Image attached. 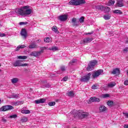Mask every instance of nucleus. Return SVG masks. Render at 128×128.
I'll return each instance as SVG.
<instances>
[{"mask_svg":"<svg viewBox=\"0 0 128 128\" xmlns=\"http://www.w3.org/2000/svg\"><path fill=\"white\" fill-rule=\"evenodd\" d=\"M16 12L20 16H30L32 12V10L30 8V6H25L22 7V9H18L16 10Z\"/></svg>","mask_w":128,"mask_h":128,"instance_id":"1","label":"nucleus"},{"mask_svg":"<svg viewBox=\"0 0 128 128\" xmlns=\"http://www.w3.org/2000/svg\"><path fill=\"white\" fill-rule=\"evenodd\" d=\"M86 2L84 0H72L68 2L70 6H80Z\"/></svg>","mask_w":128,"mask_h":128,"instance_id":"2","label":"nucleus"},{"mask_svg":"<svg viewBox=\"0 0 128 128\" xmlns=\"http://www.w3.org/2000/svg\"><path fill=\"white\" fill-rule=\"evenodd\" d=\"M76 116H78L79 118L82 120V118H88V112H83L82 110H79L77 112Z\"/></svg>","mask_w":128,"mask_h":128,"instance_id":"3","label":"nucleus"},{"mask_svg":"<svg viewBox=\"0 0 128 128\" xmlns=\"http://www.w3.org/2000/svg\"><path fill=\"white\" fill-rule=\"evenodd\" d=\"M98 64V61L96 60H92L89 64L88 65V66L87 68V70L88 72H90V70H92V69L94 68V66H96Z\"/></svg>","mask_w":128,"mask_h":128,"instance_id":"4","label":"nucleus"},{"mask_svg":"<svg viewBox=\"0 0 128 128\" xmlns=\"http://www.w3.org/2000/svg\"><path fill=\"white\" fill-rule=\"evenodd\" d=\"M90 76H92V73L89 72L87 74L82 76L81 78H80V82H86L90 80Z\"/></svg>","mask_w":128,"mask_h":128,"instance_id":"5","label":"nucleus"},{"mask_svg":"<svg viewBox=\"0 0 128 128\" xmlns=\"http://www.w3.org/2000/svg\"><path fill=\"white\" fill-rule=\"evenodd\" d=\"M14 110V106L10 105H8L3 106L0 108V112H6V110Z\"/></svg>","mask_w":128,"mask_h":128,"instance_id":"6","label":"nucleus"},{"mask_svg":"<svg viewBox=\"0 0 128 128\" xmlns=\"http://www.w3.org/2000/svg\"><path fill=\"white\" fill-rule=\"evenodd\" d=\"M104 72V70H98L97 71L93 72L92 74V76L93 78H98V76H100L102 74V73Z\"/></svg>","mask_w":128,"mask_h":128,"instance_id":"7","label":"nucleus"},{"mask_svg":"<svg viewBox=\"0 0 128 128\" xmlns=\"http://www.w3.org/2000/svg\"><path fill=\"white\" fill-rule=\"evenodd\" d=\"M40 54H42V51H34L31 52L29 56H35V58H37V56H40Z\"/></svg>","mask_w":128,"mask_h":128,"instance_id":"8","label":"nucleus"},{"mask_svg":"<svg viewBox=\"0 0 128 128\" xmlns=\"http://www.w3.org/2000/svg\"><path fill=\"white\" fill-rule=\"evenodd\" d=\"M92 38H86L84 39L83 40H82L81 42H80V44H88V42H92Z\"/></svg>","mask_w":128,"mask_h":128,"instance_id":"9","label":"nucleus"},{"mask_svg":"<svg viewBox=\"0 0 128 128\" xmlns=\"http://www.w3.org/2000/svg\"><path fill=\"white\" fill-rule=\"evenodd\" d=\"M20 34L22 36H23L24 38L26 40V36H28V32H26V30L25 28L22 29Z\"/></svg>","mask_w":128,"mask_h":128,"instance_id":"10","label":"nucleus"},{"mask_svg":"<svg viewBox=\"0 0 128 128\" xmlns=\"http://www.w3.org/2000/svg\"><path fill=\"white\" fill-rule=\"evenodd\" d=\"M58 18L61 22H66V20H68V15L66 14L61 15L58 17Z\"/></svg>","mask_w":128,"mask_h":128,"instance_id":"11","label":"nucleus"},{"mask_svg":"<svg viewBox=\"0 0 128 128\" xmlns=\"http://www.w3.org/2000/svg\"><path fill=\"white\" fill-rule=\"evenodd\" d=\"M106 110H108V108L104 106L101 105L99 107V111L100 112H106Z\"/></svg>","mask_w":128,"mask_h":128,"instance_id":"12","label":"nucleus"},{"mask_svg":"<svg viewBox=\"0 0 128 128\" xmlns=\"http://www.w3.org/2000/svg\"><path fill=\"white\" fill-rule=\"evenodd\" d=\"M22 60H16L14 63H13V66H22Z\"/></svg>","mask_w":128,"mask_h":128,"instance_id":"13","label":"nucleus"},{"mask_svg":"<svg viewBox=\"0 0 128 128\" xmlns=\"http://www.w3.org/2000/svg\"><path fill=\"white\" fill-rule=\"evenodd\" d=\"M46 100L44 98H41L40 100H34V102L36 103V104H44L46 102Z\"/></svg>","mask_w":128,"mask_h":128,"instance_id":"14","label":"nucleus"},{"mask_svg":"<svg viewBox=\"0 0 128 128\" xmlns=\"http://www.w3.org/2000/svg\"><path fill=\"white\" fill-rule=\"evenodd\" d=\"M90 102H100V99L96 97H91L89 100Z\"/></svg>","mask_w":128,"mask_h":128,"instance_id":"15","label":"nucleus"},{"mask_svg":"<svg viewBox=\"0 0 128 128\" xmlns=\"http://www.w3.org/2000/svg\"><path fill=\"white\" fill-rule=\"evenodd\" d=\"M116 4V6H118L120 8H122V6H124V0H117Z\"/></svg>","mask_w":128,"mask_h":128,"instance_id":"16","label":"nucleus"},{"mask_svg":"<svg viewBox=\"0 0 128 128\" xmlns=\"http://www.w3.org/2000/svg\"><path fill=\"white\" fill-rule=\"evenodd\" d=\"M72 22L74 26H78V24L76 23V18H72Z\"/></svg>","mask_w":128,"mask_h":128,"instance_id":"17","label":"nucleus"},{"mask_svg":"<svg viewBox=\"0 0 128 128\" xmlns=\"http://www.w3.org/2000/svg\"><path fill=\"white\" fill-rule=\"evenodd\" d=\"M18 80H20L18 78H13L11 79V82H12V84H16L18 82Z\"/></svg>","mask_w":128,"mask_h":128,"instance_id":"18","label":"nucleus"},{"mask_svg":"<svg viewBox=\"0 0 128 128\" xmlns=\"http://www.w3.org/2000/svg\"><path fill=\"white\" fill-rule=\"evenodd\" d=\"M112 74H120V69L118 68L114 69L112 72Z\"/></svg>","mask_w":128,"mask_h":128,"instance_id":"19","label":"nucleus"},{"mask_svg":"<svg viewBox=\"0 0 128 128\" xmlns=\"http://www.w3.org/2000/svg\"><path fill=\"white\" fill-rule=\"evenodd\" d=\"M52 30L56 34H59L60 32L58 30V27L56 26H53L52 27Z\"/></svg>","mask_w":128,"mask_h":128,"instance_id":"20","label":"nucleus"},{"mask_svg":"<svg viewBox=\"0 0 128 128\" xmlns=\"http://www.w3.org/2000/svg\"><path fill=\"white\" fill-rule=\"evenodd\" d=\"M67 96H68L70 97H74V92L72 91H70L69 92L66 93Z\"/></svg>","mask_w":128,"mask_h":128,"instance_id":"21","label":"nucleus"},{"mask_svg":"<svg viewBox=\"0 0 128 128\" xmlns=\"http://www.w3.org/2000/svg\"><path fill=\"white\" fill-rule=\"evenodd\" d=\"M114 0H110L108 1L107 6H114Z\"/></svg>","mask_w":128,"mask_h":128,"instance_id":"22","label":"nucleus"},{"mask_svg":"<svg viewBox=\"0 0 128 128\" xmlns=\"http://www.w3.org/2000/svg\"><path fill=\"white\" fill-rule=\"evenodd\" d=\"M17 58L18 60H26L28 56H19Z\"/></svg>","mask_w":128,"mask_h":128,"instance_id":"23","label":"nucleus"},{"mask_svg":"<svg viewBox=\"0 0 128 128\" xmlns=\"http://www.w3.org/2000/svg\"><path fill=\"white\" fill-rule=\"evenodd\" d=\"M20 98L18 94H12L10 96V98Z\"/></svg>","mask_w":128,"mask_h":128,"instance_id":"24","label":"nucleus"},{"mask_svg":"<svg viewBox=\"0 0 128 128\" xmlns=\"http://www.w3.org/2000/svg\"><path fill=\"white\" fill-rule=\"evenodd\" d=\"M96 8L97 10H102V12H104V6H98L96 7Z\"/></svg>","mask_w":128,"mask_h":128,"instance_id":"25","label":"nucleus"},{"mask_svg":"<svg viewBox=\"0 0 128 128\" xmlns=\"http://www.w3.org/2000/svg\"><path fill=\"white\" fill-rule=\"evenodd\" d=\"M38 46L36 44H33L29 46V48H36Z\"/></svg>","mask_w":128,"mask_h":128,"instance_id":"26","label":"nucleus"},{"mask_svg":"<svg viewBox=\"0 0 128 128\" xmlns=\"http://www.w3.org/2000/svg\"><path fill=\"white\" fill-rule=\"evenodd\" d=\"M107 104H108V106H112L114 105V102H113L112 100H109L107 102Z\"/></svg>","mask_w":128,"mask_h":128,"instance_id":"27","label":"nucleus"},{"mask_svg":"<svg viewBox=\"0 0 128 128\" xmlns=\"http://www.w3.org/2000/svg\"><path fill=\"white\" fill-rule=\"evenodd\" d=\"M49 50H53L54 52H56V50H58V47L56 46H52L51 48H48Z\"/></svg>","mask_w":128,"mask_h":128,"instance_id":"28","label":"nucleus"},{"mask_svg":"<svg viewBox=\"0 0 128 128\" xmlns=\"http://www.w3.org/2000/svg\"><path fill=\"white\" fill-rule=\"evenodd\" d=\"M13 106H20V104H22V102L20 101H17L16 102H12Z\"/></svg>","mask_w":128,"mask_h":128,"instance_id":"29","label":"nucleus"},{"mask_svg":"<svg viewBox=\"0 0 128 128\" xmlns=\"http://www.w3.org/2000/svg\"><path fill=\"white\" fill-rule=\"evenodd\" d=\"M20 122H28V117H23L20 119Z\"/></svg>","mask_w":128,"mask_h":128,"instance_id":"30","label":"nucleus"},{"mask_svg":"<svg viewBox=\"0 0 128 128\" xmlns=\"http://www.w3.org/2000/svg\"><path fill=\"white\" fill-rule=\"evenodd\" d=\"M44 42L47 43L50 42H52V39L50 38L47 37L44 39Z\"/></svg>","mask_w":128,"mask_h":128,"instance_id":"31","label":"nucleus"},{"mask_svg":"<svg viewBox=\"0 0 128 128\" xmlns=\"http://www.w3.org/2000/svg\"><path fill=\"white\" fill-rule=\"evenodd\" d=\"M110 10V8L108 7V6H104V12H108Z\"/></svg>","mask_w":128,"mask_h":128,"instance_id":"32","label":"nucleus"},{"mask_svg":"<svg viewBox=\"0 0 128 128\" xmlns=\"http://www.w3.org/2000/svg\"><path fill=\"white\" fill-rule=\"evenodd\" d=\"M113 12H114V14H122V11L120 10H115Z\"/></svg>","mask_w":128,"mask_h":128,"instance_id":"33","label":"nucleus"},{"mask_svg":"<svg viewBox=\"0 0 128 128\" xmlns=\"http://www.w3.org/2000/svg\"><path fill=\"white\" fill-rule=\"evenodd\" d=\"M22 114H30V111L29 110H22L21 111Z\"/></svg>","mask_w":128,"mask_h":128,"instance_id":"34","label":"nucleus"},{"mask_svg":"<svg viewBox=\"0 0 128 128\" xmlns=\"http://www.w3.org/2000/svg\"><path fill=\"white\" fill-rule=\"evenodd\" d=\"M104 18L106 20H108L110 19V15H105L104 16Z\"/></svg>","mask_w":128,"mask_h":128,"instance_id":"35","label":"nucleus"},{"mask_svg":"<svg viewBox=\"0 0 128 128\" xmlns=\"http://www.w3.org/2000/svg\"><path fill=\"white\" fill-rule=\"evenodd\" d=\"M114 86H116V83H114V82H110L108 84V86L109 88H114Z\"/></svg>","mask_w":128,"mask_h":128,"instance_id":"36","label":"nucleus"},{"mask_svg":"<svg viewBox=\"0 0 128 128\" xmlns=\"http://www.w3.org/2000/svg\"><path fill=\"white\" fill-rule=\"evenodd\" d=\"M79 22L80 24H82L84 22V17L82 16L79 19Z\"/></svg>","mask_w":128,"mask_h":128,"instance_id":"37","label":"nucleus"},{"mask_svg":"<svg viewBox=\"0 0 128 128\" xmlns=\"http://www.w3.org/2000/svg\"><path fill=\"white\" fill-rule=\"evenodd\" d=\"M48 106H54L56 104V102H50L48 103Z\"/></svg>","mask_w":128,"mask_h":128,"instance_id":"38","label":"nucleus"},{"mask_svg":"<svg viewBox=\"0 0 128 128\" xmlns=\"http://www.w3.org/2000/svg\"><path fill=\"white\" fill-rule=\"evenodd\" d=\"M10 118H18V115L16 114H13L10 116Z\"/></svg>","mask_w":128,"mask_h":128,"instance_id":"39","label":"nucleus"},{"mask_svg":"<svg viewBox=\"0 0 128 128\" xmlns=\"http://www.w3.org/2000/svg\"><path fill=\"white\" fill-rule=\"evenodd\" d=\"M44 50H48V48H46V47H42L41 48V50H40V52H41V54H42V52H44Z\"/></svg>","mask_w":128,"mask_h":128,"instance_id":"40","label":"nucleus"},{"mask_svg":"<svg viewBox=\"0 0 128 128\" xmlns=\"http://www.w3.org/2000/svg\"><path fill=\"white\" fill-rule=\"evenodd\" d=\"M92 90H96L98 88V86L96 84H94L92 86Z\"/></svg>","mask_w":128,"mask_h":128,"instance_id":"41","label":"nucleus"},{"mask_svg":"<svg viewBox=\"0 0 128 128\" xmlns=\"http://www.w3.org/2000/svg\"><path fill=\"white\" fill-rule=\"evenodd\" d=\"M19 24H20V26L28 24V22H20L19 23Z\"/></svg>","mask_w":128,"mask_h":128,"instance_id":"42","label":"nucleus"},{"mask_svg":"<svg viewBox=\"0 0 128 128\" xmlns=\"http://www.w3.org/2000/svg\"><path fill=\"white\" fill-rule=\"evenodd\" d=\"M19 48H26V46L20 45V46H19Z\"/></svg>","mask_w":128,"mask_h":128,"instance_id":"43","label":"nucleus"},{"mask_svg":"<svg viewBox=\"0 0 128 128\" xmlns=\"http://www.w3.org/2000/svg\"><path fill=\"white\" fill-rule=\"evenodd\" d=\"M110 94H104L103 95V98H108Z\"/></svg>","mask_w":128,"mask_h":128,"instance_id":"44","label":"nucleus"},{"mask_svg":"<svg viewBox=\"0 0 128 128\" xmlns=\"http://www.w3.org/2000/svg\"><path fill=\"white\" fill-rule=\"evenodd\" d=\"M61 70H62V72H64V70H66V67L64 66H62Z\"/></svg>","mask_w":128,"mask_h":128,"instance_id":"45","label":"nucleus"},{"mask_svg":"<svg viewBox=\"0 0 128 128\" xmlns=\"http://www.w3.org/2000/svg\"><path fill=\"white\" fill-rule=\"evenodd\" d=\"M28 64H22L21 63V66H28Z\"/></svg>","mask_w":128,"mask_h":128,"instance_id":"46","label":"nucleus"},{"mask_svg":"<svg viewBox=\"0 0 128 128\" xmlns=\"http://www.w3.org/2000/svg\"><path fill=\"white\" fill-rule=\"evenodd\" d=\"M6 36V34L4 33H2L0 32V37L2 38Z\"/></svg>","mask_w":128,"mask_h":128,"instance_id":"47","label":"nucleus"},{"mask_svg":"<svg viewBox=\"0 0 128 128\" xmlns=\"http://www.w3.org/2000/svg\"><path fill=\"white\" fill-rule=\"evenodd\" d=\"M68 78L65 76L63 78V80L64 82H66V80H68Z\"/></svg>","mask_w":128,"mask_h":128,"instance_id":"48","label":"nucleus"},{"mask_svg":"<svg viewBox=\"0 0 128 128\" xmlns=\"http://www.w3.org/2000/svg\"><path fill=\"white\" fill-rule=\"evenodd\" d=\"M20 46H18V47L16 48L15 50H16V52H18V51L20 50Z\"/></svg>","mask_w":128,"mask_h":128,"instance_id":"49","label":"nucleus"},{"mask_svg":"<svg viewBox=\"0 0 128 128\" xmlns=\"http://www.w3.org/2000/svg\"><path fill=\"white\" fill-rule=\"evenodd\" d=\"M123 114H124V116H126V118H128V112H123Z\"/></svg>","mask_w":128,"mask_h":128,"instance_id":"50","label":"nucleus"},{"mask_svg":"<svg viewBox=\"0 0 128 128\" xmlns=\"http://www.w3.org/2000/svg\"><path fill=\"white\" fill-rule=\"evenodd\" d=\"M2 122H6V119H4V118H2Z\"/></svg>","mask_w":128,"mask_h":128,"instance_id":"51","label":"nucleus"},{"mask_svg":"<svg viewBox=\"0 0 128 128\" xmlns=\"http://www.w3.org/2000/svg\"><path fill=\"white\" fill-rule=\"evenodd\" d=\"M124 84H125V86H128V80H126L125 82H124Z\"/></svg>","mask_w":128,"mask_h":128,"instance_id":"52","label":"nucleus"},{"mask_svg":"<svg viewBox=\"0 0 128 128\" xmlns=\"http://www.w3.org/2000/svg\"><path fill=\"white\" fill-rule=\"evenodd\" d=\"M76 62V60H75V59H73L71 61V62H72L73 64H74V62Z\"/></svg>","mask_w":128,"mask_h":128,"instance_id":"53","label":"nucleus"},{"mask_svg":"<svg viewBox=\"0 0 128 128\" xmlns=\"http://www.w3.org/2000/svg\"><path fill=\"white\" fill-rule=\"evenodd\" d=\"M69 66H72L74 64V63L72 62V61H70L69 64H68Z\"/></svg>","mask_w":128,"mask_h":128,"instance_id":"54","label":"nucleus"},{"mask_svg":"<svg viewBox=\"0 0 128 128\" xmlns=\"http://www.w3.org/2000/svg\"><path fill=\"white\" fill-rule=\"evenodd\" d=\"M69 66H72L74 64V63L72 62V61H70L69 64H68Z\"/></svg>","mask_w":128,"mask_h":128,"instance_id":"55","label":"nucleus"},{"mask_svg":"<svg viewBox=\"0 0 128 128\" xmlns=\"http://www.w3.org/2000/svg\"><path fill=\"white\" fill-rule=\"evenodd\" d=\"M128 48H126L124 50V52H128Z\"/></svg>","mask_w":128,"mask_h":128,"instance_id":"56","label":"nucleus"},{"mask_svg":"<svg viewBox=\"0 0 128 128\" xmlns=\"http://www.w3.org/2000/svg\"><path fill=\"white\" fill-rule=\"evenodd\" d=\"M93 32H94L86 33L85 34H86V35H88V34H92Z\"/></svg>","mask_w":128,"mask_h":128,"instance_id":"57","label":"nucleus"},{"mask_svg":"<svg viewBox=\"0 0 128 128\" xmlns=\"http://www.w3.org/2000/svg\"><path fill=\"white\" fill-rule=\"evenodd\" d=\"M42 84H44V82H46V81H42Z\"/></svg>","mask_w":128,"mask_h":128,"instance_id":"58","label":"nucleus"},{"mask_svg":"<svg viewBox=\"0 0 128 128\" xmlns=\"http://www.w3.org/2000/svg\"><path fill=\"white\" fill-rule=\"evenodd\" d=\"M125 128H128V125H126V126H125Z\"/></svg>","mask_w":128,"mask_h":128,"instance_id":"59","label":"nucleus"},{"mask_svg":"<svg viewBox=\"0 0 128 128\" xmlns=\"http://www.w3.org/2000/svg\"><path fill=\"white\" fill-rule=\"evenodd\" d=\"M37 42H40V40H37Z\"/></svg>","mask_w":128,"mask_h":128,"instance_id":"60","label":"nucleus"},{"mask_svg":"<svg viewBox=\"0 0 128 128\" xmlns=\"http://www.w3.org/2000/svg\"><path fill=\"white\" fill-rule=\"evenodd\" d=\"M127 74H128V72H127Z\"/></svg>","mask_w":128,"mask_h":128,"instance_id":"61","label":"nucleus"},{"mask_svg":"<svg viewBox=\"0 0 128 128\" xmlns=\"http://www.w3.org/2000/svg\"><path fill=\"white\" fill-rule=\"evenodd\" d=\"M0 66H2V64H0Z\"/></svg>","mask_w":128,"mask_h":128,"instance_id":"62","label":"nucleus"},{"mask_svg":"<svg viewBox=\"0 0 128 128\" xmlns=\"http://www.w3.org/2000/svg\"><path fill=\"white\" fill-rule=\"evenodd\" d=\"M0 102H2V100H0Z\"/></svg>","mask_w":128,"mask_h":128,"instance_id":"63","label":"nucleus"},{"mask_svg":"<svg viewBox=\"0 0 128 128\" xmlns=\"http://www.w3.org/2000/svg\"><path fill=\"white\" fill-rule=\"evenodd\" d=\"M126 42H128V40L126 41Z\"/></svg>","mask_w":128,"mask_h":128,"instance_id":"64","label":"nucleus"}]
</instances>
